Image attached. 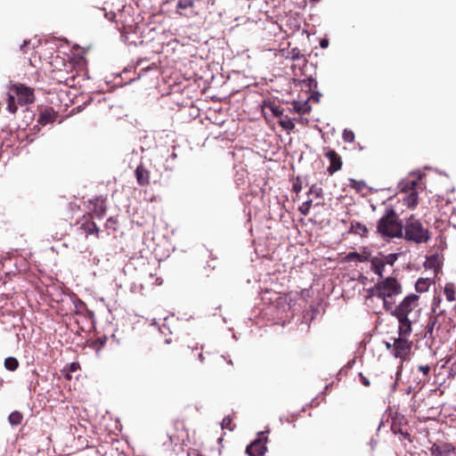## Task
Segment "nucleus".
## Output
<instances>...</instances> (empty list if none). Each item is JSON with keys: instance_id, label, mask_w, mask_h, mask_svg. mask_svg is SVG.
I'll return each instance as SVG.
<instances>
[{"instance_id": "1", "label": "nucleus", "mask_w": 456, "mask_h": 456, "mask_svg": "<svg viewBox=\"0 0 456 456\" xmlns=\"http://www.w3.org/2000/svg\"><path fill=\"white\" fill-rule=\"evenodd\" d=\"M422 308L420 306V297L411 293L405 296L402 301L392 311L394 316L398 322V328L401 331H413V324L419 322Z\"/></svg>"}, {"instance_id": "2", "label": "nucleus", "mask_w": 456, "mask_h": 456, "mask_svg": "<svg viewBox=\"0 0 456 456\" xmlns=\"http://www.w3.org/2000/svg\"><path fill=\"white\" fill-rule=\"evenodd\" d=\"M402 238L415 244L428 243L431 240V232L423 224L420 219L414 215H411L403 220Z\"/></svg>"}, {"instance_id": "3", "label": "nucleus", "mask_w": 456, "mask_h": 456, "mask_svg": "<svg viewBox=\"0 0 456 456\" xmlns=\"http://www.w3.org/2000/svg\"><path fill=\"white\" fill-rule=\"evenodd\" d=\"M403 223L399 221L395 209H387L386 214L379 219L377 230L383 237L402 238Z\"/></svg>"}, {"instance_id": "4", "label": "nucleus", "mask_w": 456, "mask_h": 456, "mask_svg": "<svg viewBox=\"0 0 456 456\" xmlns=\"http://www.w3.org/2000/svg\"><path fill=\"white\" fill-rule=\"evenodd\" d=\"M373 295L380 299L392 297L403 293L401 283L394 277H387L379 281L372 289Z\"/></svg>"}, {"instance_id": "5", "label": "nucleus", "mask_w": 456, "mask_h": 456, "mask_svg": "<svg viewBox=\"0 0 456 456\" xmlns=\"http://www.w3.org/2000/svg\"><path fill=\"white\" fill-rule=\"evenodd\" d=\"M398 338H395L393 343V354L396 358H400L405 361L412 347V341L410 340V337L412 331H401V328L397 329Z\"/></svg>"}, {"instance_id": "6", "label": "nucleus", "mask_w": 456, "mask_h": 456, "mask_svg": "<svg viewBox=\"0 0 456 456\" xmlns=\"http://www.w3.org/2000/svg\"><path fill=\"white\" fill-rule=\"evenodd\" d=\"M419 183L418 180L406 181L401 184V192L406 196L403 199V204L410 208H415L419 203L418 187Z\"/></svg>"}, {"instance_id": "7", "label": "nucleus", "mask_w": 456, "mask_h": 456, "mask_svg": "<svg viewBox=\"0 0 456 456\" xmlns=\"http://www.w3.org/2000/svg\"><path fill=\"white\" fill-rule=\"evenodd\" d=\"M11 91L17 96L20 104H29L35 102L34 89L23 84H15Z\"/></svg>"}, {"instance_id": "8", "label": "nucleus", "mask_w": 456, "mask_h": 456, "mask_svg": "<svg viewBox=\"0 0 456 456\" xmlns=\"http://www.w3.org/2000/svg\"><path fill=\"white\" fill-rule=\"evenodd\" d=\"M266 432H261L258 434V437L248 444L246 448V452L248 456H264L267 448V436Z\"/></svg>"}, {"instance_id": "9", "label": "nucleus", "mask_w": 456, "mask_h": 456, "mask_svg": "<svg viewBox=\"0 0 456 456\" xmlns=\"http://www.w3.org/2000/svg\"><path fill=\"white\" fill-rule=\"evenodd\" d=\"M324 156L330 160V166L327 168V172L330 175L342 168V159L335 150L328 148L324 152Z\"/></svg>"}, {"instance_id": "10", "label": "nucleus", "mask_w": 456, "mask_h": 456, "mask_svg": "<svg viewBox=\"0 0 456 456\" xmlns=\"http://www.w3.org/2000/svg\"><path fill=\"white\" fill-rule=\"evenodd\" d=\"M175 426L176 431L174 433H168V438L171 444L177 446L184 443V440L188 436V434L183 423L176 421L175 423Z\"/></svg>"}, {"instance_id": "11", "label": "nucleus", "mask_w": 456, "mask_h": 456, "mask_svg": "<svg viewBox=\"0 0 456 456\" xmlns=\"http://www.w3.org/2000/svg\"><path fill=\"white\" fill-rule=\"evenodd\" d=\"M58 118V112L52 107H45L40 110L37 123L41 126H46L53 123Z\"/></svg>"}, {"instance_id": "12", "label": "nucleus", "mask_w": 456, "mask_h": 456, "mask_svg": "<svg viewBox=\"0 0 456 456\" xmlns=\"http://www.w3.org/2000/svg\"><path fill=\"white\" fill-rule=\"evenodd\" d=\"M455 452V447L447 443L441 444H434L431 447V453L433 456H452Z\"/></svg>"}, {"instance_id": "13", "label": "nucleus", "mask_w": 456, "mask_h": 456, "mask_svg": "<svg viewBox=\"0 0 456 456\" xmlns=\"http://www.w3.org/2000/svg\"><path fill=\"white\" fill-rule=\"evenodd\" d=\"M136 181L141 186H147L150 184V171L147 170L142 165H139L134 172Z\"/></svg>"}, {"instance_id": "14", "label": "nucleus", "mask_w": 456, "mask_h": 456, "mask_svg": "<svg viewBox=\"0 0 456 456\" xmlns=\"http://www.w3.org/2000/svg\"><path fill=\"white\" fill-rule=\"evenodd\" d=\"M90 203L94 205V208L91 209L92 216L102 218L106 213L105 200L95 199L91 200Z\"/></svg>"}, {"instance_id": "15", "label": "nucleus", "mask_w": 456, "mask_h": 456, "mask_svg": "<svg viewBox=\"0 0 456 456\" xmlns=\"http://www.w3.org/2000/svg\"><path fill=\"white\" fill-rule=\"evenodd\" d=\"M81 229L88 234H95L98 237L99 228L97 224L86 216L81 219Z\"/></svg>"}, {"instance_id": "16", "label": "nucleus", "mask_w": 456, "mask_h": 456, "mask_svg": "<svg viewBox=\"0 0 456 456\" xmlns=\"http://www.w3.org/2000/svg\"><path fill=\"white\" fill-rule=\"evenodd\" d=\"M386 262L381 257H372L370 259V269L373 271L376 274H378L380 278L383 276V272L385 270Z\"/></svg>"}, {"instance_id": "17", "label": "nucleus", "mask_w": 456, "mask_h": 456, "mask_svg": "<svg viewBox=\"0 0 456 456\" xmlns=\"http://www.w3.org/2000/svg\"><path fill=\"white\" fill-rule=\"evenodd\" d=\"M293 110L300 115L308 114L311 111L309 99L304 102L294 101L292 102Z\"/></svg>"}, {"instance_id": "18", "label": "nucleus", "mask_w": 456, "mask_h": 456, "mask_svg": "<svg viewBox=\"0 0 456 456\" xmlns=\"http://www.w3.org/2000/svg\"><path fill=\"white\" fill-rule=\"evenodd\" d=\"M367 227L360 222H352L349 229V232L359 234L362 237H366L368 234Z\"/></svg>"}, {"instance_id": "19", "label": "nucleus", "mask_w": 456, "mask_h": 456, "mask_svg": "<svg viewBox=\"0 0 456 456\" xmlns=\"http://www.w3.org/2000/svg\"><path fill=\"white\" fill-rule=\"evenodd\" d=\"M431 285V280L428 278H419L415 282V289L419 293L427 292Z\"/></svg>"}, {"instance_id": "20", "label": "nucleus", "mask_w": 456, "mask_h": 456, "mask_svg": "<svg viewBox=\"0 0 456 456\" xmlns=\"http://www.w3.org/2000/svg\"><path fill=\"white\" fill-rule=\"evenodd\" d=\"M444 292L446 297V300L449 302H452L456 299V286L452 282L445 283Z\"/></svg>"}, {"instance_id": "21", "label": "nucleus", "mask_w": 456, "mask_h": 456, "mask_svg": "<svg viewBox=\"0 0 456 456\" xmlns=\"http://www.w3.org/2000/svg\"><path fill=\"white\" fill-rule=\"evenodd\" d=\"M288 57H289L293 61H301L303 64L306 62L305 55L297 47H294L291 50H289L288 53Z\"/></svg>"}, {"instance_id": "22", "label": "nucleus", "mask_w": 456, "mask_h": 456, "mask_svg": "<svg viewBox=\"0 0 456 456\" xmlns=\"http://www.w3.org/2000/svg\"><path fill=\"white\" fill-rule=\"evenodd\" d=\"M4 368L10 371H14L19 367V361L12 356H9L4 360Z\"/></svg>"}, {"instance_id": "23", "label": "nucleus", "mask_w": 456, "mask_h": 456, "mask_svg": "<svg viewBox=\"0 0 456 456\" xmlns=\"http://www.w3.org/2000/svg\"><path fill=\"white\" fill-rule=\"evenodd\" d=\"M279 125L285 130L291 131L295 128V124L289 116H283L279 120Z\"/></svg>"}, {"instance_id": "24", "label": "nucleus", "mask_w": 456, "mask_h": 456, "mask_svg": "<svg viewBox=\"0 0 456 456\" xmlns=\"http://www.w3.org/2000/svg\"><path fill=\"white\" fill-rule=\"evenodd\" d=\"M8 419L11 425L17 426L21 423L23 419V415L21 412L15 411L9 415Z\"/></svg>"}, {"instance_id": "25", "label": "nucleus", "mask_w": 456, "mask_h": 456, "mask_svg": "<svg viewBox=\"0 0 456 456\" xmlns=\"http://www.w3.org/2000/svg\"><path fill=\"white\" fill-rule=\"evenodd\" d=\"M194 6L193 0H178L176 5V12L182 15V12L179 10H185L187 8H191Z\"/></svg>"}, {"instance_id": "26", "label": "nucleus", "mask_w": 456, "mask_h": 456, "mask_svg": "<svg viewBox=\"0 0 456 456\" xmlns=\"http://www.w3.org/2000/svg\"><path fill=\"white\" fill-rule=\"evenodd\" d=\"M440 314H439L437 315H431L428 318V323H427V326H426L427 334H429L430 336L432 335L433 330L436 328V325L437 323V320H438V317H439Z\"/></svg>"}, {"instance_id": "27", "label": "nucleus", "mask_w": 456, "mask_h": 456, "mask_svg": "<svg viewBox=\"0 0 456 456\" xmlns=\"http://www.w3.org/2000/svg\"><path fill=\"white\" fill-rule=\"evenodd\" d=\"M7 110L11 113H15L18 110V107L15 103V97L12 94H8L7 96Z\"/></svg>"}, {"instance_id": "28", "label": "nucleus", "mask_w": 456, "mask_h": 456, "mask_svg": "<svg viewBox=\"0 0 456 456\" xmlns=\"http://www.w3.org/2000/svg\"><path fill=\"white\" fill-rule=\"evenodd\" d=\"M418 370L419 372H421L427 378L424 380L423 385L421 386V387H422L426 384V382L428 381V379H429V374H430L431 368L428 364H420L418 366Z\"/></svg>"}, {"instance_id": "29", "label": "nucleus", "mask_w": 456, "mask_h": 456, "mask_svg": "<svg viewBox=\"0 0 456 456\" xmlns=\"http://www.w3.org/2000/svg\"><path fill=\"white\" fill-rule=\"evenodd\" d=\"M346 259L347 261L358 260L359 262H364V261H366L367 258L365 256H363L362 255L359 254L358 252L353 251V252H349L346 255Z\"/></svg>"}, {"instance_id": "30", "label": "nucleus", "mask_w": 456, "mask_h": 456, "mask_svg": "<svg viewBox=\"0 0 456 456\" xmlns=\"http://www.w3.org/2000/svg\"><path fill=\"white\" fill-rule=\"evenodd\" d=\"M391 429L394 432V434H398L399 433L403 439H407L410 442L411 441V435L406 430H403L400 427H398L396 425H392Z\"/></svg>"}, {"instance_id": "31", "label": "nucleus", "mask_w": 456, "mask_h": 456, "mask_svg": "<svg viewBox=\"0 0 456 456\" xmlns=\"http://www.w3.org/2000/svg\"><path fill=\"white\" fill-rule=\"evenodd\" d=\"M311 207L312 200H308L299 207L298 210L303 216H307L309 214Z\"/></svg>"}, {"instance_id": "32", "label": "nucleus", "mask_w": 456, "mask_h": 456, "mask_svg": "<svg viewBox=\"0 0 456 456\" xmlns=\"http://www.w3.org/2000/svg\"><path fill=\"white\" fill-rule=\"evenodd\" d=\"M342 138L346 142H353L354 140V134L352 130L345 129L342 133Z\"/></svg>"}, {"instance_id": "33", "label": "nucleus", "mask_w": 456, "mask_h": 456, "mask_svg": "<svg viewBox=\"0 0 456 456\" xmlns=\"http://www.w3.org/2000/svg\"><path fill=\"white\" fill-rule=\"evenodd\" d=\"M222 428H226L229 430H233L234 426L232 425V419L230 416H226L224 418L222 421Z\"/></svg>"}, {"instance_id": "34", "label": "nucleus", "mask_w": 456, "mask_h": 456, "mask_svg": "<svg viewBox=\"0 0 456 456\" xmlns=\"http://www.w3.org/2000/svg\"><path fill=\"white\" fill-rule=\"evenodd\" d=\"M118 224V220L116 217L110 216L107 219L105 226L107 229H111L112 231H117L116 224Z\"/></svg>"}, {"instance_id": "35", "label": "nucleus", "mask_w": 456, "mask_h": 456, "mask_svg": "<svg viewBox=\"0 0 456 456\" xmlns=\"http://www.w3.org/2000/svg\"><path fill=\"white\" fill-rule=\"evenodd\" d=\"M382 258L385 260L386 265H393L397 259V255L396 254H389Z\"/></svg>"}, {"instance_id": "36", "label": "nucleus", "mask_w": 456, "mask_h": 456, "mask_svg": "<svg viewBox=\"0 0 456 456\" xmlns=\"http://www.w3.org/2000/svg\"><path fill=\"white\" fill-rule=\"evenodd\" d=\"M388 297H385V299H382L383 301V305H384V308L387 312H389L390 314L392 315V311L395 309V306L393 305V303H391L390 301L387 300Z\"/></svg>"}, {"instance_id": "37", "label": "nucleus", "mask_w": 456, "mask_h": 456, "mask_svg": "<svg viewBox=\"0 0 456 456\" xmlns=\"http://www.w3.org/2000/svg\"><path fill=\"white\" fill-rule=\"evenodd\" d=\"M365 186L364 183L362 181L351 180V187L356 189L357 191L362 190Z\"/></svg>"}, {"instance_id": "38", "label": "nucleus", "mask_w": 456, "mask_h": 456, "mask_svg": "<svg viewBox=\"0 0 456 456\" xmlns=\"http://www.w3.org/2000/svg\"><path fill=\"white\" fill-rule=\"evenodd\" d=\"M271 110L273 116L279 118L280 119L284 116L283 110H281L279 107H272Z\"/></svg>"}, {"instance_id": "39", "label": "nucleus", "mask_w": 456, "mask_h": 456, "mask_svg": "<svg viewBox=\"0 0 456 456\" xmlns=\"http://www.w3.org/2000/svg\"><path fill=\"white\" fill-rule=\"evenodd\" d=\"M302 190V183L301 182L297 179L294 183H293V191L297 193H298L300 191Z\"/></svg>"}, {"instance_id": "40", "label": "nucleus", "mask_w": 456, "mask_h": 456, "mask_svg": "<svg viewBox=\"0 0 456 456\" xmlns=\"http://www.w3.org/2000/svg\"><path fill=\"white\" fill-rule=\"evenodd\" d=\"M360 376V380H361V383L364 386V387H369L370 386V380L362 374V373H360L359 374Z\"/></svg>"}, {"instance_id": "41", "label": "nucleus", "mask_w": 456, "mask_h": 456, "mask_svg": "<svg viewBox=\"0 0 456 456\" xmlns=\"http://www.w3.org/2000/svg\"><path fill=\"white\" fill-rule=\"evenodd\" d=\"M188 456H202L196 449H190L187 452Z\"/></svg>"}, {"instance_id": "42", "label": "nucleus", "mask_w": 456, "mask_h": 456, "mask_svg": "<svg viewBox=\"0 0 456 456\" xmlns=\"http://www.w3.org/2000/svg\"><path fill=\"white\" fill-rule=\"evenodd\" d=\"M30 43V40H24L23 41V44L20 45V50L23 52V53H26L27 51L25 50V47Z\"/></svg>"}, {"instance_id": "43", "label": "nucleus", "mask_w": 456, "mask_h": 456, "mask_svg": "<svg viewBox=\"0 0 456 456\" xmlns=\"http://www.w3.org/2000/svg\"><path fill=\"white\" fill-rule=\"evenodd\" d=\"M308 86L310 87L314 86V87H316L317 86V82L314 79V78H308Z\"/></svg>"}, {"instance_id": "44", "label": "nucleus", "mask_w": 456, "mask_h": 456, "mask_svg": "<svg viewBox=\"0 0 456 456\" xmlns=\"http://www.w3.org/2000/svg\"><path fill=\"white\" fill-rule=\"evenodd\" d=\"M329 45V41L328 39H322L320 43V45L322 47V48H325L327 47Z\"/></svg>"}, {"instance_id": "45", "label": "nucleus", "mask_w": 456, "mask_h": 456, "mask_svg": "<svg viewBox=\"0 0 456 456\" xmlns=\"http://www.w3.org/2000/svg\"><path fill=\"white\" fill-rule=\"evenodd\" d=\"M320 94H317L316 95H312L310 98H308L309 100L312 99L314 102H318L319 100H320Z\"/></svg>"}, {"instance_id": "46", "label": "nucleus", "mask_w": 456, "mask_h": 456, "mask_svg": "<svg viewBox=\"0 0 456 456\" xmlns=\"http://www.w3.org/2000/svg\"><path fill=\"white\" fill-rule=\"evenodd\" d=\"M77 365H78L77 363L73 362V363L71 364L70 370H71L72 371H75V370H77Z\"/></svg>"}, {"instance_id": "47", "label": "nucleus", "mask_w": 456, "mask_h": 456, "mask_svg": "<svg viewBox=\"0 0 456 456\" xmlns=\"http://www.w3.org/2000/svg\"><path fill=\"white\" fill-rule=\"evenodd\" d=\"M452 371H454L456 373V361L452 363Z\"/></svg>"}, {"instance_id": "48", "label": "nucleus", "mask_w": 456, "mask_h": 456, "mask_svg": "<svg viewBox=\"0 0 456 456\" xmlns=\"http://www.w3.org/2000/svg\"><path fill=\"white\" fill-rule=\"evenodd\" d=\"M391 346H391V344H390V343H387V348H388V349H389Z\"/></svg>"}, {"instance_id": "49", "label": "nucleus", "mask_w": 456, "mask_h": 456, "mask_svg": "<svg viewBox=\"0 0 456 456\" xmlns=\"http://www.w3.org/2000/svg\"><path fill=\"white\" fill-rule=\"evenodd\" d=\"M199 358H200L201 361L203 360V355H202V354H199Z\"/></svg>"}, {"instance_id": "50", "label": "nucleus", "mask_w": 456, "mask_h": 456, "mask_svg": "<svg viewBox=\"0 0 456 456\" xmlns=\"http://www.w3.org/2000/svg\"><path fill=\"white\" fill-rule=\"evenodd\" d=\"M311 1H312V2H314V3H317V2H319L320 0H311Z\"/></svg>"}]
</instances>
